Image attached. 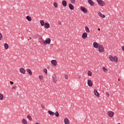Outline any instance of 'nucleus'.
Returning a JSON list of instances; mask_svg holds the SVG:
<instances>
[{
	"label": "nucleus",
	"instance_id": "7ed1b4c3",
	"mask_svg": "<svg viewBox=\"0 0 124 124\" xmlns=\"http://www.w3.org/2000/svg\"><path fill=\"white\" fill-rule=\"evenodd\" d=\"M97 3H98V4H99V5H100V6H105V2H104L103 0H96Z\"/></svg>",
	"mask_w": 124,
	"mask_h": 124
},
{
	"label": "nucleus",
	"instance_id": "2f4dec72",
	"mask_svg": "<svg viewBox=\"0 0 124 124\" xmlns=\"http://www.w3.org/2000/svg\"><path fill=\"white\" fill-rule=\"evenodd\" d=\"M3 99V94L0 93V100Z\"/></svg>",
	"mask_w": 124,
	"mask_h": 124
},
{
	"label": "nucleus",
	"instance_id": "423d86ee",
	"mask_svg": "<svg viewBox=\"0 0 124 124\" xmlns=\"http://www.w3.org/2000/svg\"><path fill=\"white\" fill-rule=\"evenodd\" d=\"M44 44L46 45V44H51V39L50 38H46V40L45 41Z\"/></svg>",
	"mask_w": 124,
	"mask_h": 124
},
{
	"label": "nucleus",
	"instance_id": "6e6552de",
	"mask_svg": "<svg viewBox=\"0 0 124 124\" xmlns=\"http://www.w3.org/2000/svg\"><path fill=\"white\" fill-rule=\"evenodd\" d=\"M39 42L41 44H44L45 43V41H44V39H43V38L40 37L39 38Z\"/></svg>",
	"mask_w": 124,
	"mask_h": 124
},
{
	"label": "nucleus",
	"instance_id": "20e7f679",
	"mask_svg": "<svg viewBox=\"0 0 124 124\" xmlns=\"http://www.w3.org/2000/svg\"><path fill=\"white\" fill-rule=\"evenodd\" d=\"M98 51L100 53H104V46L102 45H99L98 47Z\"/></svg>",
	"mask_w": 124,
	"mask_h": 124
},
{
	"label": "nucleus",
	"instance_id": "b1692460",
	"mask_svg": "<svg viewBox=\"0 0 124 124\" xmlns=\"http://www.w3.org/2000/svg\"><path fill=\"white\" fill-rule=\"evenodd\" d=\"M85 29V31H86V32H87V33L90 32V29H89V27H88V26H86Z\"/></svg>",
	"mask_w": 124,
	"mask_h": 124
},
{
	"label": "nucleus",
	"instance_id": "c756f323",
	"mask_svg": "<svg viewBox=\"0 0 124 124\" xmlns=\"http://www.w3.org/2000/svg\"><path fill=\"white\" fill-rule=\"evenodd\" d=\"M27 119L29 120L30 121H32V119L31 118V116L30 115H27Z\"/></svg>",
	"mask_w": 124,
	"mask_h": 124
},
{
	"label": "nucleus",
	"instance_id": "7c9ffc66",
	"mask_svg": "<svg viewBox=\"0 0 124 124\" xmlns=\"http://www.w3.org/2000/svg\"><path fill=\"white\" fill-rule=\"evenodd\" d=\"M39 79L40 80V81H43V76H39Z\"/></svg>",
	"mask_w": 124,
	"mask_h": 124
},
{
	"label": "nucleus",
	"instance_id": "ea45409f",
	"mask_svg": "<svg viewBox=\"0 0 124 124\" xmlns=\"http://www.w3.org/2000/svg\"><path fill=\"white\" fill-rule=\"evenodd\" d=\"M58 24L60 25V26H62V22L61 21H59L58 22Z\"/></svg>",
	"mask_w": 124,
	"mask_h": 124
},
{
	"label": "nucleus",
	"instance_id": "bb28decb",
	"mask_svg": "<svg viewBox=\"0 0 124 124\" xmlns=\"http://www.w3.org/2000/svg\"><path fill=\"white\" fill-rule=\"evenodd\" d=\"M40 23L42 27L45 25V23H44V21L43 20H40Z\"/></svg>",
	"mask_w": 124,
	"mask_h": 124
},
{
	"label": "nucleus",
	"instance_id": "6ab92c4d",
	"mask_svg": "<svg viewBox=\"0 0 124 124\" xmlns=\"http://www.w3.org/2000/svg\"><path fill=\"white\" fill-rule=\"evenodd\" d=\"M69 8L71 10H74V6L72 5V4H69Z\"/></svg>",
	"mask_w": 124,
	"mask_h": 124
},
{
	"label": "nucleus",
	"instance_id": "a211bd4d",
	"mask_svg": "<svg viewBox=\"0 0 124 124\" xmlns=\"http://www.w3.org/2000/svg\"><path fill=\"white\" fill-rule=\"evenodd\" d=\"M45 29H49L50 28V24L47 22L45 23Z\"/></svg>",
	"mask_w": 124,
	"mask_h": 124
},
{
	"label": "nucleus",
	"instance_id": "f257e3e1",
	"mask_svg": "<svg viewBox=\"0 0 124 124\" xmlns=\"http://www.w3.org/2000/svg\"><path fill=\"white\" fill-rule=\"evenodd\" d=\"M109 59L111 62H118V57L115 56L113 57L112 55H109Z\"/></svg>",
	"mask_w": 124,
	"mask_h": 124
},
{
	"label": "nucleus",
	"instance_id": "412c9836",
	"mask_svg": "<svg viewBox=\"0 0 124 124\" xmlns=\"http://www.w3.org/2000/svg\"><path fill=\"white\" fill-rule=\"evenodd\" d=\"M64 123L65 124H69V120L67 118H66L64 120Z\"/></svg>",
	"mask_w": 124,
	"mask_h": 124
},
{
	"label": "nucleus",
	"instance_id": "49530a36",
	"mask_svg": "<svg viewBox=\"0 0 124 124\" xmlns=\"http://www.w3.org/2000/svg\"><path fill=\"white\" fill-rule=\"evenodd\" d=\"M35 124H40L36 122Z\"/></svg>",
	"mask_w": 124,
	"mask_h": 124
},
{
	"label": "nucleus",
	"instance_id": "4c0bfd02",
	"mask_svg": "<svg viewBox=\"0 0 124 124\" xmlns=\"http://www.w3.org/2000/svg\"><path fill=\"white\" fill-rule=\"evenodd\" d=\"M41 107H42V108L43 109H44H44H45V107H44V106L43 105V104H41Z\"/></svg>",
	"mask_w": 124,
	"mask_h": 124
},
{
	"label": "nucleus",
	"instance_id": "aec40b11",
	"mask_svg": "<svg viewBox=\"0 0 124 124\" xmlns=\"http://www.w3.org/2000/svg\"><path fill=\"white\" fill-rule=\"evenodd\" d=\"M98 15L102 18H105V15L102 14L100 12H98Z\"/></svg>",
	"mask_w": 124,
	"mask_h": 124
},
{
	"label": "nucleus",
	"instance_id": "473e14b6",
	"mask_svg": "<svg viewBox=\"0 0 124 124\" xmlns=\"http://www.w3.org/2000/svg\"><path fill=\"white\" fill-rule=\"evenodd\" d=\"M103 70L104 72H107V71L108 70L105 67H103Z\"/></svg>",
	"mask_w": 124,
	"mask_h": 124
},
{
	"label": "nucleus",
	"instance_id": "cd10ccee",
	"mask_svg": "<svg viewBox=\"0 0 124 124\" xmlns=\"http://www.w3.org/2000/svg\"><path fill=\"white\" fill-rule=\"evenodd\" d=\"M53 5L55 8H57L58 7V3L56 2H54L53 3Z\"/></svg>",
	"mask_w": 124,
	"mask_h": 124
},
{
	"label": "nucleus",
	"instance_id": "a878e982",
	"mask_svg": "<svg viewBox=\"0 0 124 124\" xmlns=\"http://www.w3.org/2000/svg\"><path fill=\"white\" fill-rule=\"evenodd\" d=\"M22 124H28V122L27 121V120L25 119H22Z\"/></svg>",
	"mask_w": 124,
	"mask_h": 124
},
{
	"label": "nucleus",
	"instance_id": "4468645a",
	"mask_svg": "<svg viewBox=\"0 0 124 124\" xmlns=\"http://www.w3.org/2000/svg\"><path fill=\"white\" fill-rule=\"evenodd\" d=\"M88 3H89L91 6H93L94 5V2L92 0H88Z\"/></svg>",
	"mask_w": 124,
	"mask_h": 124
},
{
	"label": "nucleus",
	"instance_id": "de8ad7c7",
	"mask_svg": "<svg viewBox=\"0 0 124 124\" xmlns=\"http://www.w3.org/2000/svg\"><path fill=\"white\" fill-rule=\"evenodd\" d=\"M31 38L30 37V39H29L28 40H31Z\"/></svg>",
	"mask_w": 124,
	"mask_h": 124
},
{
	"label": "nucleus",
	"instance_id": "c9c22d12",
	"mask_svg": "<svg viewBox=\"0 0 124 124\" xmlns=\"http://www.w3.org/2000/svg\"><path fill=\"white\" fill-rule=\"evenodd\" d=\"M0 40H2V35L0 33Z\"/></svg>",
	"mask_w": 124,
	"mask_h": 124
},
{
	"label": "nucleus",
	"instance_id": "ddd939ff",
	"mask_svg": "<svg viewBox=\"0 0 124 124\" xmlns=\"http://www.w3.org/2000/svg\"><path fill=\"white\" fill-rule=\"evenodd\" d=\"M87 84L89 87H92L93 86V82H92V80H91V79H88L87 80Z\"/></svg>",
	"mask_w": 124,
	"mask_h": 124
},
{
	"label": "nucleus",
	"instance_id": "c03bdc74",
	"mask_svg": "<svg viewBox=\"0 0 124 124\" xmlns=\"http://www.w3.org/2000/svg\"><path fill=\"white\" fill-rule=\"evenodd\" d=\"M78 79H81V77H80V76H78Z\"/></svg>",
	"mask_w": 124,
	"mask_h": 124
},
{
	"label": "nucleus",
	"instance_id": "0eeeda50",
	"mask_svg": "<svg viewBox=\"0 0 124 124\" xmlns=\"http://www.w3.org/2000/svg\"><path fill=\"white\" fill-rule=\"evenodd\" d=\"M80 10H81V11L84 13H87V12H88V10H87L85 7L81 6L80 7Z\"/></svg>",
	"mask_w": 124,
	"mask_h": 124
},
{
	"label": "nucleus",
	"instance_id": "4be33fe9",
	"mask_svg": "<svg viewBox=\"0 0 124 124\" xmlns=\"http://www.w3.org/2000/svg\"><path fill=\"white\" fill-rule=\"evenodd\" d=\"M26 71L27 72H28V73H29V74H30V75H32V72H31V69H27Z\"/></svg>",
	"mask_w": 124,
	"mask_h": 124
},
{
	"label": "nucleus",
	"instance_id": "39448f33",
	"mask_svg": "<svg viewBox=\"0 0 124 124\" xmlns=\"http://www.w3.org/2000/svg\"><path fill=\"white\" fill-rule=\"evenodd\" d=\"M115 113H114V112L112 111H108V116L110 117V118H113V117H114V114Z\"/></svg>",
	"mask_w": 124,
	"mask_h": 124
},
{
	"label": "nucleus",
	"instance_id": "09e8293b",
	"mask_svg": "<svg viewBox=\"0 0 124 124\" xmlns=\"http://www.w3.org/2000/svg\"><path fill=\"white\" fill-rule=\"evenodd\" d=\"M118 81H120V79H118Z\"/></svg>",
	"mask_w": 124,
	"mask_h": 124
},
{
	"label": "nucleus",
	"instance_id": "c85d7f7f",
	"mask_svg": "<svg viewBox=\"0 0 124 124\" xmlns=\"http://www.w3.org/2000/svg\"><path fill=\"white\" fill-rule=\"evenodd\" d=\"M87 74L88 76H92V75H93V73L91 72V71H88Z\"/></svg>",
	"mask_w": 124,
	"mask_h": 124
},
{
	"label": "nucleus",
	"instance_id": "9d476101",
	"mask_svg": "<svg viewBox=\"0 0 124 124\" xmlns=\"http://www.w3.org/2000/svg\"><path fill=\"white\" fill-rule=\"evenodd\" d=\"M87 37H88V33H87V32H84L82 35V38H83V39H86V38H87Z\"/></svg>",
	"mask_w": 124,
	"mask_h": 124
},
{
	"label": "nucleus",
	"instance_id": "1a4fd4ad",
	"mask_svg": "<svg viewBox=\"0 0 124 124\" xmlns=\"http://www.w3.org/2000/svg\"><path fill=\"white\" fill-rule=\"evenodd\" d=\"M53 82L54 83H57V77L56 76V74H54L52 76Z\"/></svg>",
	"mask_w": 124,
	"mask_h": 124
},
{
	"label": "nucleus",
	"instance_id": "5701e85b",
	"mask_svg": "<svg viewBox=\"0 0 124 124\" xmlns=\"http://www.w3.org/2000/svg\"><path fill=\"white\" fill-rule=\"evenodd\" d=\"M26 19L27 20H28V21H29V22H31V17L29 16H26Z\"/></svg>",
	"mask_w": 124,
	"mask_h": 124
},
{
	"label": "nucleus",
	"instance_id": "e433bc0d",
	"mask_svg": "<svg viewBox=\"0 0 124 124\" xmlns=\"http://www.w3.org/2000/svg\"><path fill=\"white\" fill-rule=\"evenodd\" d=\"M44 72L46 73V74H47V69H44Z\"/></svg>",
	"mask_w": 124,
	"mask_h": 124
},
{
	"label": "nucleus",
	"instance_id": "dca6fc26",
	"mask_svg": "<svg viewBox=\"0 0 124 124\" xmlns=\"http://www.w3.org/2000/svg\"><path fill=\"white\" fill-rule=\"evenodd\" d=\"M62 5H63L64 7H65L67 5V2H66L65 0H63L62 1Z\"/></svg>",
	"mask_w": 124,
	"mask_h": 124
},
{
	"label": "nucleus",
	"instance_id": "58836bf2",
	"mask_svg": "<svg viewBox=\"0 0 124 124\" xmlns=\"http://www.w3.org/2000/svg\"><path fill=\"white\" fill-rule=\"evenodd\" d=\"M16 88H17V86H15L13 87H12V90H16Z\"/></svg>",
	"mask_w": 124,
	"mask_h": 124
},
{
	"label": "nucleus",
	"instance_id": "a18cd8bd",
	"mask_svg": "<svg viewBox=\"0 0 124 124\" xmlns=\"http://www.w3.org/2000/svg\"><path fill=\"white\" fill-rule=\"evenodd\" d=\"M98 31H100V28H98Z\"/></svg>",
	"mask_w": 124,
	"mask_h": 124
},
{
	"label": "nucleus",
	"instance_id": "f3484780",
	"mask_svg": "<svg viewBox=\"0 0 124 124\" xmlns=\"http://www.w3.org/2000/svg\"><path fill=\"white\" fill-rule=\"evenodd\" d=\"M94 93L95 95H96L97 96V97H99V96H100L99 93H98V92H97V90H96V89H95L94 90Z\"/></svg>",
	"mask_w": 124,
	"mask_h": 124
},
{
	"label": "nucleus",
	"instance_id": "79ce46f5",
	"mask_svg": "<svg viewBox=\"0 0 124 124\" xmlns=\"http://www.w3.org/2000/svg\"><path fill=\"white\" fill-rule=\"evenodd\" d=\"M106 94H107V96L108 97H109V93H106Z\"/></svg>",
	"mask_w": 124,
	"mask_h": 124
},
{
	"label": "nucleus",
	"instance_id": "f704fd0d",
	"mask_svg": "<svg viewBox=\"0 0 124 124\" xmlns=\"http://www.w3.org/2000/svg\"><path fill=\"white\" fill-rule=\"evenodd\" d=\"M71 2L73 4H74V3H75V0H71Z\"/></svg>",
	"mask_w": 124,
	"mask_h": 124
},
{
	"label": "nucleus",
	"instance_id": "37998d69",
	"mask_svg": "<svg viewBox=\"0 0 124 124\" xmlns=\"http://www.w3.org/2000/svg\"><path fill=\"white\" fill-rule=\"evenodd\" d=\"M122 49L123 51H124V46H123L122 47Z\"/></svg>",
	"mask_w": 124,
	"mask_h": 124
},
{
	"label": "nucleus",
	"instance_id": "72a5a7b5",
	"mask_svg": "<svg viewBox=\"0 0 124 124\" xmlns=\"http://www.w3.org/2000/svg\"><path fill=\"white\" fill-rule=\"evenodd\" d=\"M64 78H65V79H66V80H68V76H67L66 75H64Z\"/></svg>",
	"mask_w": 124,
	"mask_h": 124
},
{
	"label": "nucleus",
	"instance_id": "2eb2a0df",
	"mask_svg": "<svg viewBox=\"0 0 124 124\" xmlns=\"http://www.w3.org/2000/svg\"><path fill=\"white\" fill-rule=\"evenodd\" d=\"M51 63L54 65V66H57V60H52Z\"/></svg>",
	"mask_w": 124,
	"mask_h": 124
},
{
	"label": "nucleus",
	"instance_id": "f8f14e48",
	"mask_svg": "<svg viewBox=\"0 0 124 124\" xmlns=\"http://www.w3.org/2000/svg\"><path fill=\"white\" fill-rule=\"evenodd\" d=\"M20 72L22 74H26V70L24 68H20L19 69Z\"/></svg>",
	"mask_w": 124,
	"mask_h": 124
},
{
	"label": "nucleus",
	"instance_id": "f03ea898",
	"mask_svg": "<svg viewBox=\"0 0 124 124\" xmlns=\"http://www.w3.org/2000/svg\"><path fill=\"white\" fill-rule=\"evenodd\" d=\"M48 113L50 116H54V115H55L56 117H59L60 116V114H59L58 111H56L55 113L51 110H48Z\"/></svg>",
	"mask_w": 124,
	"mask_h": 124
},
{
	"label": "nucleus",
	"instance_id": "393cba45",
	"mask_svg": "<svg viewBox=\"0 0 124 124\" xmlns=\"http://www.w3.org/2000/svg\"><path fill=\"white\" fill-rule=\"evenodd\" d=\"M4 46L5 49H6V50H7V49H8V48H9V46H8V44H7V43L4 44Z\"/></svg>",
	"mask_w": 124,
	"mask_h": 124
},
{
	"label": "nucleus",
	"instance_id": "9b49d317",
	"mask_svg": "<svg viewBox=\"0 0 124 124\" xmlns=\"http://www.w3.org/2000/svg\"><path fill=\"white\" fill-rule=\"evenodd\" d=\"M93 46L94 48H97L99 47V44H98V43L97 42H94L93 43Z\"/></svg>",
	"mask_w": 124,
	"mask_h": 124
},
{
	"label": "nucleus",
	"instance_id": "a19ab883",
	"mask_svg": "<svg viewBox=\"0 0 124 124\" xmlns=\"http://www.w3.org/2000/svg\"><path fill=\"white\" fill-rule=\"evenodd\" d=\"M10 83L11 85H13V84H14V82H13V81H10Z\"/></svg>",
	"mask_w": 124,
	"mask_h": 124
}]
</instances>
